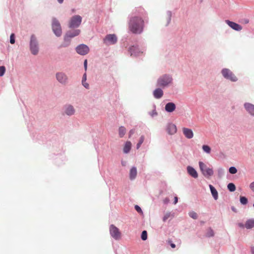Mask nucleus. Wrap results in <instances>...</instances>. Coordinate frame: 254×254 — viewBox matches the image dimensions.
I'll return each instance as SVG.
<instances>
[{"instance_id": "obj_1", "label": "nucleus", "mask_w": 254, "mask_h": 254, "mask_svg": "<svg viewBox=\"0 0 254 254\" xmlns=\"http://www.w3.org/2000/svg\"><path fill=\"white\" fill-rule=\"evenodd\" d=\"M146 12L141 7L135 9L129 15L128 27L132 33L140 34L143 32L146 21Z\"/></svg>"}, {"instance_id": "obj_2", "label": "nucleus", "mask_w": 254, "mask_h": 254, "mask_svg": "<svg viewBox=\"0 0 254 254\" xmlns=\"http://www.w3.org/2000/svg\"><path fill=\"white\" fill-rule=\"evenodd\" d=\"M173 80V77L171 74H164L158 78L156 86L165 89L168 88L172 84Z\"/></svg>"}, {"instance_id": "obj_3", "label": "nucleus", "mask_w": 254, "mask_h": 254, "mask_svg": "<svg viewBox=\"0 0 254 254\" xmlns=\"http://www.w3.org/2000/svg\"><path fill=\"white\" fill-rule=\"evenodd\" d=\"M29 50L32 55L36 56L39 53L40 46L38 40L34 34L30 36L29 41Z\"/></svg>"}, {"instance_id": "obj_4", "label": "nucleus", "mask_w": 254, "mask_h": 254, "mask_svg": "<svg viewBox=\"0 0 254 254\" xmlns=\"http://www.w3.org/2000/svg\"><path fill=\"white\" fill-rule=\"evenodd\" d=\"M221 73L223 77L226 80L231 82H236L238 78L235 74L229 68H223L221 70Z\"/></svg>"}, {"instance_id": "obj_5", "label": "nucleus", "mask_w": 254, "mask_h": 254, "mask_svg": "<svg viewBox=\"0 0 254 254\" xmlns=\"http://www.w3.org/2000/svg\"><path fill=\"white\" fill-rule=\"evenodd\" d=\"M52 28L55 35L59 37L62 35V29L59 21L55 17L52 18Z\"/></svg>"}, {"instance_id": "obj_6", "label": "nucleus", "mask_w": 254, "mask_h": 254, "mask_svg": "<svg viewBox=\"0 0 254 254\" xmlns=\"http://www.w3.org/2000/svg\"><path fill=\"white\" fill-rule=\"evenodd\" d=\"M198 164L200 171L205 178H209L213 175L214 171L212 168H208L206 164L201 161H199Z\"/></svg>"}, {"instance_id": "obj_7", "label": "nucleus", "mask_w": 254, "mask_h": 254, "mask_svg": "<svg viewBox=\"0 0 254 254\" xmlns=\"http://www.w3.org/2000/svg\"><path fill=\"white\" fill-rule=\"evenodd\" d=\"M82 18L79 15H75L72 16L68 22V27L69 28H77L81 24Z\"/></svg>"}, {"instance_id": "obj_8", "label": "nucleus", "mask_w": 254, "mask_h": 254, "mask_svg": "<svg viewBox=\"0 0 254 254\" xmlns=\"http://www.w3.org/2000/svg\"><path fill=\"white\" fill-rule=\"evenodd\" d=\"M145 50L144 48L139 47L137 45H132L128 49V52L132 57L139 56L140 54H143Z\"/></svg>"}, {"instance_id": "obj_9", "label": "nucleus", "mask_w": 254, "mask_h": 254, "mask_svg": "<svg viewBox=\"0 0 254 254\" xmlns=\"http://www.w3.org/2000/svg\"><path fill=\"white\" fill-rule=\"evenodd\" d=\"M56 78L57 80L61 84L65 85L68 82V77L67 75L63 71L57 72L56 73Z\"/></svg>"}, {"instance_id": "obj_10", "label": "nucleus", "mask_w": 254, "mask_h": 254, "mask_svg": "<svg viewBox=\"0 0 254 254\" xmlns=\"http://www.w3.org/2000/svg\"><path fill=\"white\" fill-rule=\"evenodd\" d=\"M117 37L115 34H107L103 39V43L106 45H114L117 43Z\"/></svg>"}, {"instance_id": "obj_11", "label": "nucleus", "mask_w": 254, "mask_h": 254, "mask_svg": "<svg viewBox=\"0 0 254 254\" xmlns=\"http://www.w3.org/2000/svg\"><path fill=\"white\" fill-rule=\"evenodd\" d=\"M76 53L81 56H85L89 52V48L84 44H81L78 45L75 49Z\"/></svg>"}, {"instance_id": "obj_12", "label": "nucleus", "mask_w": 254, "mask_h": 254, "mask_svg": "<svg viewBox=\"0 0 254 254\" xmlns=\"http://www.w3.org/2000/svg\"><path fill=\"white\" fill-rule=\"evenodd\" d=\"M110 233L111 236L116 240L120 238L121 233L119 229L113 224L110 225Z\"/></svg>"}, {"instance_id": "obj_13", "label": "nucleus", "mask_w": 254, "mask_h": 254, "mask_svg": "<svg viewBox=\"0 0 254 254\" xmlns=\"http://www.w3.org/2000/svg\"><path fill=\"white\" fill-rule=\"evenodd\" d=\"M244 108L246 112L252 117H254V105L252 103L246 102L244 104Z\"/></svg>"}, {"instance_id": "obj_14", "label": "nucleus", "mask_w": 254, "mask_h": 254, "mask_svg": "<svg viewBox=\"0 0 254 254\" xmlns=\"http://www.w3.org/2000/svg\"><path fill=\"white\" fill-rule=\"evenodd\" d=\"M225 22L230 27L236 31H240L243 28L240 24L229 20H226Z\"/></svg>"}, {"instance_id": "obj_15", "label": "nucleus", "mask_w": 254, "mask_h": 254, "mask_svg": "<svg viewBox=\"0 0 254 254\" xmlns=\"http://www.w3.org/2000/svg\"><path fill=\"white\" fill-rule=\"evenodd\" d=\"M64 113L68 116H71L74 114L75 109L73 106L70 104H66L64 107Z\"/></svg>"}, {"instance_id": "obj_16", "label": "nucleus", "mask_w": 254, "mask_h": 254, "mask_svg": "<svg viewBox=\"0 0 254 254\" xmlns=\"http://www.w3.org/2000/svg\"><path fill=\"white\" fill-rule=\"evenodd\" d=\"M80 33V30L79 29H73L67 31L65 35L71 39L79 35Z\"/></svg>"}, {"instance_id": "obj_17", "label": "nucleus", "mask_w": 254, "mask_h": 254, "mask_svg": "<svg viewBox=\"0 0 254 254\" xmlns=\"http://www.w3.org/2000/svg\"><path fill=\"white\" fill-rule=\"evenodd\" d=\"M163 88L158 87L153 92V95L156 99H159L163 96Z\"/></svg>"}, {"instance_id": "obj_18", "label": "nucleus", "mask_w": 254, "mask_h": 254, "mask_svg": "<svg viewBox=\"0 0 254 254\" xmlns=\"http://www.w3.org/2000/svg\"><path fill=\"white\" fill-rule=\"evenodd\" d=\"M187 171L190 176L193 178H197L198 177V173L196 170L190 166H188L187 167Z\"/></svg>"}, {"instance_id": "obj_19", "label": "nucleus", "mask_w": 254, "mask_h": 254, "mask_svg": "<svg viewBox=\"0 0 254 254\" xmlns=\"http://www.w3.org/2000/svg\"><path fill=\"white\" fill-rule=\"evenodd\" d=\"M166 129L168 134L170 135L175 134L177 130L176 125L172 123H169L168 124Z\"/></svg>"}, {"instance_id": "obj_20", "label": "nucleus", "mask_w": 254, "mask_h": 254, "mask_svg": "<svg viewBox=\"0 0 254 254\" xmlns=\"http://www.w3.org/2000/svg\"><path fill=\"white\" fill-rule=\"evenodd\" d=\"M176 108V104L173 102H168L165 106V110L167 113H172L175 110Z\"/></svg>"}, {"instance_id": "obj_21", "label": "nucleus", "mask_w": 254, "mask_h": 254, "mask_svg": "<svg viewBox=\"0 0 254 254\" xmlns=\"http://www.w3.org/2000/svg\"><path fill=\"white\" fill-rule=\"evenodd\" d=\"M183 132L185 137L188 139H191L193 136V132L192 129L190 128L184 127Z\"/></svg>"}, {"instance_id": "obj_22", "label": "nucleus", "mask_w": 254, "mask_h": 254, "mask_svg": "<svg viewBox=\"0 0 254 254\" xmlns=\"http://www.w3.org/2000/svg\"><path fill=\"white\" fill-rule=\"evenodd\" d=\"M137 176V169L135 166H133L129 170V178L131 181L134 180Z\"/></svg>"}, {"instance_id": "obj_23", "label": "nucleus", "mask_w": 254, "mask_h": 254, "mask_svg": "<svg viewBox=\"0 0 254 254\" xmlns=\"http://www.w3.org/2000/svg\"><path fill=\"white\" fill-rule=\"evenodd\" d=\"M209 187L210 189L211 193L213 198L215 200H217L218 198V191H217V190L212 185H209Z\"/></svg>"}, {"instance_id": "obj_24", "label": "nucleus", "mask_w": 254, "mask_h": 254, "mask_svg": "<svg viewBox=\"0 0 254 254\" xmlns=\"http://www.w3.org/2000/svg\"><path fill=\"white\" fill-rule=\"evenodd\" d=\"M245 228L247 229H252L254 227V218L248 219L245 224Z\"/></svg>"}, {"instance_id": "obj_25", "label": "nucleus", "mask_w": 254, "mask_h": 254, "mask_svg": "<svg viewBox=\"0 0 254 254\" xmlns=\"http://www.w3.org/2000/svg\"><path fill=\"white\" fill-rule=\"evenodd\" d=\"M131 148V143L129 141H127L124 145L123 148V152L124 153L127 154L128 153Z\"/></svg>"}, {"instance_id": "obj_26", "label": "nucleus", "mask_w": 254, "mask_h": 254, "mask_svg": "<svg viewBox=\"0 0 254 254\" xmlns=\"http://www.w3.org/2000/svg\"><path fill=\"white\" fill-rule=\"evenodd\" d=\"M71 39L66 37V36L64 35V42L61 44L60 47L65 48L69 46L71 42Z\"/></svg>"}, {"instance_id": "obj_27", "label": "nucleus", "mask_w": 254, "mask_h": 254, "mask_svg": "<svg viewBox=\"0 0 254 254\" xmlns=\"http://www.w3.org/2000/svg\"><path fill=\"white\" fill-rule=\"evenodd\" d=\"M166 15L167 23L166 24V26H167L170 23L171 21V18L172 16V11L168 10L166 12Z\"/></svg>"}, {"instance_id": "obj_28", "label": "nucleus", "mask_w": 254, "mask_h": 254, "mask_svg": "<svg viewBox=\"0 0 254 254\" xmlns=\"http://www.w3.org/2000/svg\"><path fill=\"white\" fill-rule=\"evenodd\" d=\"M217 176L219 179L222 178L225 175V170L222 168L220 167L218 168L217 170Z\"/></svg>"}, {"instance_id": "obj_29", "label": "nucleus", "mask_w": 254, "mask_h": 254, "mask_svg": "<svg viewBox=\"0 0 254 254\" xmlns=\"http://www.w3.org/2000/svg\"><path fill=\"white\" fill-rule=\"evenodd\" d=\"M126 133V128L124 126H121L119 128V134L120 137H123Z\"/></svg>"}, {"instance_id": "obj_30", "label": "nucleus", "mask_w": 254, "mask_h": 254, "mask_svg": "<svg viewBox=\"0 0 254 254\" xmlns=\"http://www.w3.org/2000/svg\"><path fill=\"white\" fill-rule=\"evenodd\" d=\"M240 202L242 205H245L248 203V199L246 196H240Z\"/></svg>"}, {"instance_id": "obj_31", "label": "nucleus", "mask_w": 254, "mask_h": 254, "mask_svg": "<svg viewBox=\"0 0 254 254\" xmlns=\"http://www.w3.org/2000/svg\"><path fill=\"white\" fill-rule=\"evenodd\" d=\"M227 189L230 192H234L236 188L234 183H230L227 185Z\"/></svg>"}, {"instance_id": "obj_32", "label": "nucleus", "mask_w": 254, "mask_h": 254, "mask_svg": "<svg viewBox=\"0 0 254 254\" xmlns=\"http://www.w3.org/2000/svg\"><path fill=\"white\" fill-rule=\"evenodd\" d=\"M214 235V232L211 228H209L206 234V237H212Z\"/></svg>"}, {"instance_id": "obj_33", "label": "nucleus", "mask_w": 254, "mask_h": 254, "mask_svg": "<svg viewBox=\"0 0 254 254\" xmlns=\"http://www.w3.org/2000/svg\"><path fill=\"white\" fill-rule=\"evenodd\" d=\"M144 140V136L142 135L140 137V138L139 139V141L136 144V149H138L140 147V146L143 142Z\"/></svg>"}, {"instance_id": "obj_34", "label": "nucleus", "mask_w": 254, "mask_h": 254, "mask_svg": "<svg viewBox=\"0 0 254 254\" xmlns=\"http://www.w3.org/2000/svg\"><path fill=\"white\" fill-rule=\"evenodd\" d=\"M202 149L203 151L206 153H210L211 152V148L209 146L207 145H203L202 146Z\"/></svg>"}, {"instance_id": "obj_35", "label": "nucleus", "mask_w": 254, "mask_h": 254, "mask_svg": "<svg viewBox=\"0 0 254 254\" xmlns=\"http://www.w3.org/2000/svg\"><path fill=\"white\" fill-rule=\"evenodd\" d=\"M141 239L143 241H145L147 239V232L146 230H143L141 232Z\"/></svg>"}, {"instance_id": "obj_36", "label": "nucleus", "mask_w": 254, "mask_h": 254, "mask_svg": "<svg viewBox=\"0 0 254 254\" xmlns=\"http://www.w3.org/2000/svg\"><path fill=\"white\" fill-rule=\"evenodd\" d=\"M238 170L235 167L232 166L229 168V172L231 174H235L237 173Z\"/></svg>"}, {"instance_id": "obj_37", "label": "nucleus", "mask_w": 254, "mask_h": 254, "mask_svg": "<svg viewBox=\"0 0 254 254\" xmlns=\"http://www.w3.org/2000/svg\"><path fill=\"white\" fill-rule=\"evenodd\" d=\"M189 216L194 219L197 218V214L194 211H190L189 213Z\"/></svg>"}, {"instance_id": "obj_38", "label": "nucleus", "mask_w": 254, "mask_h": 254, "mask_svg": "<svg viewBox=\"0 0 254 254\" xmlns=\"http://www.w3.org/2000/svg\"><path fill=\"white\" fill-rule=\"evenodd\" d=\"M15 42V35L14 33H11L10 35V43L14 44Z\"/></svg>"}, {"instance_id": "obj_39", "label": "nucleus", "mask_w": 254, "mask_h": 254, "mask_svg": "<svg viewBox=\"0 0 254 254\" xmlns=\"http://www.w3.org/2000/svg\"><path fill=\"white\" fill-rule=\"evenodd\" d=\"M5 67L4 66H0V76H2L5 72Z\"/></svg>"}, {"instance_id": "obj_40", "label": "nucleus", "mask_w": 254, "mask_h": 254, "mask_svg": "<svg viewBox=\"0 0 254 254\" xmlns=\"http://www.w3.org/2000/svg\"><path fill=\"white\" fill-rule=\"evenodd\" d=\"M249 21V19L248 18H242L239 20V22L243 24H248Z\"/></svg>"}, {"instance_id": "obj_41", "label": "nucleus", "mask_w": 254, "mask_h": 254, "mask_svg": "<svg viewBox=\"0 0 254 254\" xmlns=\"http://www.w3.org/2000/svg\"><path fill=\"white\" fill-rule=\"evenodd\" d=\"M153 107H154V110H153V111L149 113V115L152 117H153L155 116H157L158 114L156 111V109H155V108H156L155 105H154Z\"/></svg>"}, {"instance_id": "obj_42", "label": "nucleus", "mask_w": 254, "mask_h": 254, "mask_svg": "<svg viewBox=\"0 0 254 254\" xmlns=\"http://www.w3.org/2000/svg\"><path fill=\"white\" fill-rule=\"evenodd\" d=\"M134 209L138 213H140V214L143 213V211H142L141 207L139 205H135L134 206Z\"/></svg>"}, {"instance_id": "obj_43", "label": "nucleus", "mask_w": 254, "mask_h": 254, "mask_svg": "<svg viewBox=\"0 0 254 254\" xmlns=\"http://www.w3.org/2000/svg\"><path fill=\"white\" fill-rule=\"evenodd\" d=\"M171 214L170 212L166 213L163 217V221L164 222L166 221V220L171 216Z\"/></svg>"}, {"instance_id": "obj_44", "label": "nucleus", "mask_w": 254, "mask_h": 254, "mask_svg": "<svg viewBox=\"0 0 254 254\" xmlns=\"http://www.w3.org/2000/svg\"><path fill=\"white\" fill-rule=\"evenodd\" d=\"M86 80H87V75H86V72H85L82 76V81H81L82 83H83V82L86 81Z\"/></svg>"}, {"instance_id": "obj_45", "label": "nucleus", "mask_w": 254, "mask_h": 254, "mask_svg": "<svg viewBox=\"0 0 254 254\" xmlns=\"http://www.w3.org/2000/svg\"><path fill=\"white\" fill-rule=\"evenodd\" d=\"M83 65H84V70L85 71H86L87 69V60H84Z\"/></svg>"}, {"instance_id": "obj_46", "label": "nucleus", "mask_w": 254, "mask_h": 254, "mask_svg": "<svg viewBox=\"0 0 254 254\" xmlns=\"http://www.w3.org/2000/svg\"><path fill=\"white\" fill-rule=\"evenodd\" d=\"M135 132V130L134 129H131L129 130L128 132V137L130 138Z\"/></svg>"}, {"instance_id": "obj_47", "label": "nucleus", "mask_w": 254, "mask_h": 254, "mask_svg": "<svg viewBox=\"0 0 254 254\" xmlns=\"http://www.w3.org/2000/svg\"><path fill=\"white\" fill-rule=\"evenodd\" d=\"M168 243L170 245V246L171 247V248H176V245L174 243H173L172 241H169Z\"/></svg>"}, {"instance_id": "obj_48", "label": "nucleus", "mask_w": 254, "mask_h": 254, "mask_svg": "<svg viewBox=\"0 0 254 254\" xmlns=\"http://www.w3.org/2000/svg\"><path fill=\"white\" fill-rule=\"evenodd\" d=\"M250 188L254 192V181L250 184Z\"/></svg>"}, {"instance_id": "obj_49", "label": "nucleus", "mask_w": 254, "mask_h": 254, "mask_svg": "<svg viewBox=\"0 0 254 254\" xmlns=\"http://www.w3.org/2000/svg\"><path fill=\"white\" fill-rule=\"evenodd\" d=\"M82 84L85 88L89 89V85L87 82H86V81L83 82V83H82Z\"/></svg>"}, {"instance_id": "obj_50", "label": "nucleus", "mask_w": 254, "mask_h": 254, "mask_svg": "<svg viewBox=\"0 0 254 254\" xmlns=\"http://www.w3.org/2000/svg\"><path fill=\"white\" fill-rule=\"evenodd\" d=\"M238 226L241 228H245V224H244L243 223H239L238 224Z\"/></svg>"}, {"instance_id": "obj_51", "label": "nucleus", "mask_w": 254, "mask_h": 254, "mask_svg": "<svg viewBox=\"0 0 254 254\" xmlns=\"http://www.w3.org/2000/svg\"><path fill=\"white\" fill-rule=\"evenodd\" d=\"M178 201V197L177 196H175V198H174V202L173 203L174 204H176Z\"/></svg>"}, {"instance_id": "obj_52", "label": "nucleus", "mask_w": 254, "mask_h": 254, "mask_svg": "<svg viewBox=\"0 0 254 254\" xmlns=\"http://www.w3.org/2000/svg\"><path fill=\"white\" fill-rule=\"evenodd\" d=\"M231 210L234 212H237V209L234 207V206H232L231 207Z\"/></svg>"}, {"instance_id": "obj_53", "label": "nucleus", "mask_w": 254, "mask_h": 254, "mask_svg": "<svg viewBox=\"0 0 254 254\" xmlns=\"http://www.w3.org/2000/svg\"><path fill=\"white\" fill-rule=\"evenodd\" d=\"M251 252L252 254H254V247H251Z\"/></svg>"}, {"instance_id": "obj_54", "label": "nucleus", "mask_w": 254, "mask_h": 254, "mask_svg": "<svg viewBox=\"0 0 254 254\" xmlns=\"http://www.w3.org/2000/svg\"><path fill=\"white\" fill-rule=\"evenodd\" d=\"M169 200L168 198H166L164 200V203H165V204H167L168 203Z\"/></svg>"}, {"instance_id": "obj_55", "label": "nucleus", "mask_w": 254, "mask_h": 254, "mask_svg": "<svg viewBox=\"0 0 254 254\" xmlns=\"http://www.w3.org/2000/svg\"><path fill=\"white\" fill-rule=\"evenodd\" d=\"M57 1H58V2L60 4L62 3L64 1V0H57Z\"/></svg>"}, {"instance_id": "obj_56", "label": "nucleus", "mask_w": 254, "mask_h": 254, "mask_svg": "<svg viewBox=\"0 0 254 254\" xmlns=\"http://www.w3.org/2000/svg\"><path fill=\"white\" fill-rule=\"evenodd\" d=\"M122 164L123 166H125V163H124L123 161L122 162Z\"/></svg>"}, {"instance_id": "obj_57", "label": "nucleus", "mask_w": 254, "mask_h": 254, "mask_svg": "<svg viewBox=\"0 0 254 254\" xmlns=\"http://www.w3.org/2000/svg\"><path fill=\"white\" fill-rule=\"evenodd\" d=\"M253 207H254V203H253Z\"/></svg>"}]
</instances>
